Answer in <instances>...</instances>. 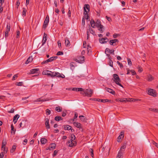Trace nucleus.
I'll return each mask as SVG.
<instances>
[{
  "instance_id": "nucleus-1",
  "label": "nucleus",
  "mask_w": 158,
  "mask_h": 158,
  "mask_svg": "<svg viewBox=\"0 0 158 158\" xmlns=\"http://www.w3.org/2000/svg\"><path fill=\"white\" fill-rule=\"evenodd\" d=\"M91 27L93 28H95V26L99 28L98 30L101 31V32L103 31L102 29L103 27V26L101 24V22L99 19H97L95 22L94 20H91L90 22Z\"/></svg>"
},
{
  "instance_id": "nucleus-2",
  "label": "nucleus",
  "mask_w": 158,
  "mask_h": 158,
  "mask_svg": "<svg viewBox=\"0 0 158 158\" xmlns=\"http://www.w3.org/2000/svg\"><path fill=\"white\" fill-rule=\"evenodd\" d=\"M113 77L114 79V81L115 83L117 85L123 87V85L120 83V82H121V80L118 75L117 74H114L113 75Z\"/></svg>"
},
{
  "instance_id": "nucleus-3",
  "label": "nucleus",
  "mask_w": 158,
  "mask_h": 158,
  "mask_svg": "<svg viewBox=\"0 0 158 158\" xmlns=\"http://www.w3.org/2000/svg\"><path fill=\"white\" fill-rule=\"evenodd\" d=\"M93 91L92 90L90 89H88L85 90L83 94H81L84 95V94H85V96L91 97L93 94Z\"/></svg>"
},
{
  "instance_id": "nucleus-4",
  "label": "nucleus",
  "mask_w": 158,
  "mask_h": 158,
  "mask_svg": "<svg viewBox=\"0 0 158 158\" xmlns=\"http://www.w3.org/2000/svg\"><path fill=\"white\" fill-rule=\"evenodd\" d=\"M147 90L148 91V93L149 95L154 97H155L156 96V92L155 90L149 88H148Z\"/></svg>"
},
{
  "instance_id": "nucleus-5",
  "label": "nucleus",
  "mask_w": 158,
  "mask_h": 158,
  "mask_svg": "<svg viewBox=\"0 0 158 158\" xmlns=\"http://www.w3.org/2000/svg\"><path fill=\"white\" fill-rule=\"evenodd\" d=\"M52 77H61L63 78H64L65 77L64 75L62 74V75H61L60 73L57 72H52Z\"/></svg>"
},
{
  "instance_id": "nucleus-6",
  "label": "nucleus",
  "mask_w": 158,
  "mask_h": 158,
  "mask_svg": "<svg viewBox=\"0 0 158 158\" xmlns=\"http://www.w3.org/2000/svg\"><path fill=\"white\" fill-rule=\"evenodd\" d=\"M57 58V56H53L50 58L48 59H47L46 60L44 61L42 63V64H46L49 62H51L53 60H56Z\"/></svg>"
},
{
  "instance_id": "nucleus-7",
  "label": "nucleus",
  "mask_w": 158,
  "mask_h": 158,
  "mask_svg": "<svg viewBox=\"0 0 158 158\" xmlns=\"http://www.w3.org/2000/svg\"><path fill=\"white\" fill-rule=\"evenodd\" d=\"M85 57L84 56H79L75 59V60L77 62L83 63L84 62Z\"/></svg>"
},
{
  "instance_id": "nucleus-8",
  "label": "nucleus",
  "mask_w": 158,
  "mask_h": 158,
  "mask_svg": "<svg viewBox=\"0 0 158 158\" xmlns=\"http://www.w3.org/2000/svg\"><path fill=\"white\" fill-rule=\"evenodd\" d=\"M49 21V18L48 15L46 16L44 23L43 25V27L44 29H45L47 27Z\"/></svg>"
},
{
  "instance_id": "nucleus-9",
  "label": "nucleus",
  "mask_w": 158,
  "mask_h": 158,
  "mask_svg": "<svg viewBox=\"0 0 158 158\" xmlns=\"http://www.w3.org/2000/svg\"><path fill=\"white\" fill-rule=\"evenodd\" d=\"M52 72L49 70L44 71L42 72V74L44 75H47L48 76H50L52 77Z\"/></svg>"
},
{
  "instance_id": "nucleus-10",
  "label": "nucleus",
  "mask_w": 158,
  "mask_h": 158,
  "mask_svg": "<svg viewBox=\"0 0 158 158\" xmlns=\"http://www.w3.org/2000/svg\"><path fill=\"white\" fill-rule=\"evenodd\" d=\"M10 31V25L7 24V29L5 32V35L6 38L8 36L9 31Z\"/></svg>"
},
{
  "instance_id": "nucleus-11",
  "label": "nucleus",
  "mask_w": 158,
  "mask_h": 158,
  "mask_svg": "<svg viewBox=\"0 0 158 158\" xmlns=\"http://www.w3.org/2000/svg\"><path fill=\"white\" fill-rule=\"evenodd\" d=\"M118 42V40L117 39L111 40L109 41V43L111 45H116V42Z\"/></svg>"
},
{
  "instance_id": "nucleus-12",
  "label": "nucleus",
  "mask_w": 158,
  "mask_h": 158,
  "mask_svg": "<svg viewBox=\"0 0 158 158\" xmlns=\"http://www.w3.org/2000/svg\"><path fill=\"white\" fill-rule=\"evenodd\" d=\"M114 50H110L109 48H106L105 50V53L106 54V52L108 53H110L111 54H112L113 55L114 54Z\"/></svg>"
},
{
  "instance_id": "nucleus-13",
  "label": "nucleus",
  "mask_w": 158,
  "mask_h": 158,
  "mask_svg": "<svg viewBox=\"0 0 158 158\" xmlns=\"http://www.w3.org/2000/svg\"><path fill=\"white\" fill-rule=\"evenodd\" d=\"M126 147V143H124L122 146L121 147L119 151L122 152L123 153L124 152L125 149Z\"/></svg>"
},
{
  "instance_id": "nucleus-14",
  "label": "nucleus",
  "mask_w": 158,
  "mask_h": 158,
  "mask_svg": "<svg viewBox=\"0 0 158 158\" xmlns=\"http://www.w3.org/2000/svg\"><path fill=\"white\" fill-rule=\"evenodd\" d=\"M74 141H69L67 143L68 145L70 147H73L75 146L76 145V143L73 142Z\"/></svg>"
},
{
  "instance_id": "nucleus-15",
  "label": "nucleus",
  "mask_w": 158,
  "mask_h": 158,
  "mask_svg": "<svg viewBox=\"0 0 158 158\" xmlns=\"http://www.w3.org/2000/svg\"><path fill=\"white\" fill-rule=\"evenodd\" d=\"M84 10L85 12H89V4H85L84 7Z\"/></svg>"
},
{
  "instance_id": "nucleus-16",
  "label": "nucleus",
  "mask_w": 158,
  "mask_h": 158,
  "mask_svg": "<svg viewBox=\"0 0 158 158\" xmlns=\"http://www.w3.org/2000/svg\"><path fill=\"white\" fill-rule=\"evenodd\" d=\"M128 100H127V98H124L123 99L122 98H118L116 99H115V101L116 102H126L127 101H128Z\"/></svg>"
},
{
  "instance_id": "nucleus-17",
  "label": "nucleus",
  "mask_w": 158,
  "mask_h": 158,
  "mask_svg": "<svg viewBox=\"0 0 158 158\" xmlns=\"http://www.w3.org/2000/svg\"><path fill=\"white\" fill-rule=\"evenodd\" d=\"M124 133L123 132H121L120 134V135L118 137V139L117 140V141L118 142H119L120 141V140L121 139L123 138L124 137Z\"/></svg>"
},
{
  "instance_id": "nucleus-18",
  "label": "nucleus",
  "mask_w": 158,
  "mask_h": 158,
  "mask_svg": "<svg viewBox=\"0 0 158 158\" xmlns=\"http://www.w3.org/2000/svg\"><path fill=\"white\" fill-rule=\"evenodd\" d=\"M105 90L108 92H109L110 93L113 94L114 95L115 94V92L114 91H113V90L109 88H108L106 87L105 88Z\"/></svg>"
},
{
  "instance_id": "nucleus-19",
  "label": "nucleus",
  "mask_w": 158,
  "mask_h": 158,
  "mask_svg": "<svg viewBox=\"0 0 158 158\" xmlns=\"http://www.w3.org/2000/svg\"><path fill=\"white\" fill-rule=\"evenodd\" d=\"M74 125L78 128H81V124L77 122H75L73 123Z\"/></svg>"
},
{
  "instance_id": "nucleus-20",
  "label": "nucleus",
  "mask_w": 158,
  "mask_h": 158,
  "mask_svg": "<svg viewBox=\"0 0 158 158\" xmlns=\"http://www.w3.org/2000/svg\"><path fill=\"white\" fill-rule=\"evenodd\" d=\"M19 117V114H17L15 115L14 117L13 121L15 124L17 121V120Z\"/></svg>"
},
{
  "instance_id": "nucleus-21",
  "label": "nucleus",
  "mask_w": 158,
  "mask_h": 158,
  "mask_svg": "<svg viewBox=\"0 0 158 158\" xmlns=\"http://www.w3.org/2000/svg\"><path fill=\"white\" fill-rule=\"evenodd\" d=\"M56 145L55 143H52L51 144L48 149L52 150V149H54L56 147Z\"/></svg>"
},
{
  "instance_id": "nucleus-22",
  "label": "nucleus",
  "mask_w": 158,
  "mask_h": 158,
  "mask_svg": "<svg viewBox=\"0 0 158 158\" xmlns=\"http://www.w3.org/2000/svg\"><path fill=\"white\" fill-rule=\"evenodd\" d=\"M72 90L76 91H83V89L81 88H73L72 89Z\"/></svg>"
},
{
  "instance_id": "nucleus-23",
  "label": "nucleus",
  "mask_w": 158,
  "mask_h": 158,
  "mask_svg": "<svg viewBox=\"0 0 158 158\" xmlns=\"http://www.w3.org/2000/svg\"><path fill=\"white\" fill-rule=\"evenodd\" d=\"M49 123V119L47 118H46L45 119V125L46 128L47 129H48L50 128Z\"/></svg>"
},
{
  "instance_id": "nucleus-24",
  "label": "nucleus",
  "mask_w": 158,
  "mask_h": 158,
  "mask_svg": "<svg viewBox=\"0 0 158 158\" xmlns=\"http://www.w3.org/2000/svg\"><path fill=\"white\" fill-rule=\"evenodd\" d=\"M154 79V78L153 77H152V76L150 75L149 74L148 75L147 77V80L149 81H152V80H153Z\"/></svg>"
},
{
  "instance_id": "nucleus-25",
  "label": "nucleus",
  "mask_w": 158,
  "mask_h": 158,
  "mask_svg": "<svg viewBox=\"0 0 158 158\" xmlns=\"http://www.w3.org/2000/svg\"><path fill=\"white\" fill-rule=\"evenodd\" d=\"M39 69H31L30 71L31 74H34L37 73L38 71H39Z\"/></svg>"
},
{
  "instance_id": "nucleus-26",
  "label": "nucleus",
  "mask_w": 158,
  "mask_h": 158,
  "mask_svg": "<svg viewBox=\"0 0 158 158\" xmlns=\"http://www.w3.org/2000/svg\"><path fill=\"white\" fill-rule=\"evenodd\" d=\"M64 129L65 130H72V127L69 125H64Z\"/></svg>"
},
{
  "instance_id": "nucleus-27",
  "label": "nucleus",
  "mask_w": 158,
  "mask_h": 158,
  "mask_svg": "<svg viewBox=\"0 0 158 158\" xmlns=\"http://www.w3.org/2000/svg\"><path fill=\"white\" fill-rule=\"evenodd\" d=\"M89 12H85L84 11V18H85V19H89V16L88 15V13Z\"/></svg>"
},
{
  "instance_id": "nucleus-28",
  "label": "nucleus",
  "mask_w": 158,
  "mask_h": 158,
  "mask_svg": "<svg viewBox=\"0 0 158 158\" xmlns=\"http://www.w3.org/2000/svg\"><path fill=\"white\" fill-rule=\"evenodd\" d=\"M123 153L119 151L118 153L116 158H121L122 157H123Z\"/></svg>"
},
{
  "instance_id": "nucleus-29",
  "label": "nucleus",
  "mask_w": 158,
  "mask_h": 158,
  "mask_svg": "<svg viewBox=\"0 0 158 158\" xmlns=\"http://www.w3.org/2000/svg\"><path fill=\"white\" fill-rule=\"evenodd\" d=\"M99 42L102 44H104L107 42V41L105 40L104 38H100L99 39Z\"/></svg>"
},
{
  "instance_id": "nucleus-30",
  "label": "nucleus",
  "mask_w": 158,
  "mask_h": 158,
  "mask_svg": "<svg viewBox=\"0 0 158 158\" xmlns=\"http://www.w3.org/2000/svg\"><path fill=\"white\" fill-rule=\"evenodd\" d=\"M79 118L82 121H85L87 120L86 117L83 115H80L79 116Z\"/></svg>"
},
{
  "instance_id": "nucleus-31",
  "label": "nucleus",
  "mask_w": 158,
  "mask_h": 158,
  "mask_svg": "<svg viewBox=\"0 0 158 158\" xmlns=\"http://www.w3.org/2000/svg\"><path fill=\"white\" fill-rule=\"evenodd\" d=\"M65 42L66 46H70V42L67 38H66V39L65 40Z\"/></svg>"
},
{
  "instance_id": "nucleus-32",
  "label": "nucleus",
  "mask_w": 158,
  "mask_h": 158,
  "mask_svg": "<svg viewBox=\"0 0 158 158\" xmlns=\"http://www.w3.org/2000/svg\"><path fill=\"white\" fill-rule=\"evenodd\" d=\"M55 120L57 121H59L62 120V118L61 117L59 116H57L55 117Z\"/></svg>"
},
{
  "instance_id": "nucleus-33",
  "label": "nucleus",
  "mask_w": 158,
  "mask_h": 158,
  "mask_svg": "<svg viewBox=\"0 0 158 158\" xmlns=\"http://www.w3.org/2000/svg\"><path fill=\"white\" fill-rule=\"evenodd\" d=\"M47 140L44 138H41L40 140V142L42 144H44L47 142Z\"/></svg>"
},
{
  "instance_id": "nucleus-34",
  "label": "nucleus",
  "mask_w": 158,
  "mask_h": 158,
  "mask_svg": "<svg viewBox=\"0 0 158 158\" xmlns=\"http://www.w3.org/2000/svg\"><path fill=\"white\" fill-rule=\"evenodd\" d=\"M89 30L91 34H92L93 35H95L94 31L91 28V27L90 26L89 27Z\"/></svg>"
},
{
  "instance_id": "nucleus-35",
  "label": "nucleus",
  "mask_w": 158,
  "mask_h": 158,
  "mask_svg": "<svg viewBox=\"0 0 158 158\" xmlns=\"http://www.w3.org/2000/svg\"><path fill=\"white\" fill-rule=\"evenodd\" d=\"M48 101V100L41 99L40 98H39L34 101L35 102H45Z\"/></svg>"
},
{
  "instance_id": "nucleus-36",
  "label": "nucleus",
  "mask_w": 158,
  "mask_h": 158,
  "mask_svg": "<svg viewBox=\"0 0 158 158\" xmlns=\"http://www.w3.org/2000/svg\"><path fill=\"white\" fill-rule=\"evenodd\" d=\"M11 130H12V131L11 132V133L12 134H15L16 130L14 129V126H13V125H12L11 126Z\"/></svg>"
},
{
  "instance_id": "nucleus-37",
  "label": "nucleus",
  "mask_w": 158,
  "mask_h": 158,
  "mask_svg": "<svg viewBox=\"0 0 158 158\" xmlns=\"http://www.w3.org/2000/svg\"><path fill=\"white\" fill-rule=\"evenodd\" d=\"M56 110L58 112H60L62 111V109L61 108H60V106H57L55 108Z\"/></svg>"
},
{
  "instance_id": "nucleus-38",
  "label": "nucleus",
  "mask_w": 158,
  "mask_h": 158,
  "mask_svg": "<svg viewBox=\"0 0 158 158\" xmlns=\"http://www.w3.org/2000/svg\"><path fill=\"white\" fill-rule=\"evenodd\" d=\"M149 110L150 111H154V112H158V109H156L153 108H149Z\"/></svg>"
},
{
  "instance_id": "nucleus-39",
  "label": "nucleus",
  "mask_w": 158,
  "mask_h": 158,
  "mask_svg": "<svg viewBox=\"0 0 158 158\" xmlns=\"http://www.w3.org/2000/svg\"><path fill=\"white\" fill-rule=\"evenodd\" d=\"M6 144V142L5 141H4V140H3L2 143V150H3V148H4V147H5Z\"/></svg>"
},
{
  "instance_id": "nucleus-40",
  "label": "nucleus",
  "mask_w": 158,
  "mask_h": 158,
  "mask_svg": "<svg viewBox=\"0 0 158 158\" xmlns=\"http://www.w3.org/2000/svg\"><path fill=\"white\" fill-rule=\"evenodd\" d=\"M23 15L24 16H25L26 15V13L27 12V10L26 9L24 8H23Z\"/></svg>"
},
{
  "instance_id": "nucleus-41",
  "label": "nucleus",
  "mask_w": 158,
  "mask_h": 158,
  "mask_svg": "<svg viewBox=\"0 0 158 158\" xmlns=\"http://www.w3.org/2000/svg\"><path fill=\"white\" fill-rule=\"evenodd\" d=\"M76 137L73 134L71 135V139L70 141H74V140H75Z\"/></svg>"
},
{
  "instance_id": "nucleus-42",
  "label": "nucleus",
  "mask_w": 158,
  "mask_h": 158,
  "mask_svg": "<svg viewBox=\"0 0 158 158\" xmlns=\"http://www.w3.org/2000/svg\"><path fill=\"white\" fill-rule=\"evenodd\" d=\"M16 148V146L15 145H13L12 146V147L11 148V151H12L11 152H14L15 149Z\"/></svg>"
},
{
  "instance_id": "nucleus-43",
  "label": "nucleus",
  "mask_w": 158,
  "mask_h": 158,
  "mask_svg": "<svg viewBox=\"0 0 158 158\" xmlns=\"http://www.w3.org/2000/svg\"><path fill=\"white\" fill-rule=\"evenodd\" d=\"M64 53L62 52L59 51L56 54L57 55H62Z\"/></svg>"
},
{
  "instance_id": "nucleus-44",
  "label": "nucleus",
  "mask_w": 158,
  "mask_h": 158,
  "mask_svg": "<svg viewBox=\"0 0 158 158\" xmlns=\"http://www.w3.org/2000/svg\"><path fill=\"white\" fill-rule=\"evenodd\" d=\"M18 75L17 74H15V75L12 78V80H15V79H17V78L18 77Z\"/></svg>"
},
{
  "instance_id": "nucleus-45",
  "label": "nucleus",
  "mask_w": 158,
  "mask_h": 158,
  "mask_svg": "<svg viewBox=\"0 0 158 158\" xmlns=\"http://www.w3.org/2000/svg\"><path fill=\"white\" fill-rule=\"evenodd\" d=\"M46 113L47 115H49L51 114V111L48 109H47L46 111Z\"/></svg>"
},
{
  "instance_id": "nucleus-46",
  "label": "nucleus",
  "mask_w": 158,
  "mask_h": 158,
  "mask_svg": "<svg viewBox=\"0 0 158 158\" xmlns=\"http://www.w3.org/2000/svg\"><path fill=\"white\" fill-rule=\"evenodd\" d=\"M127 62H128V64L131 65V60L130 59H127Z\"/></svg>"
},
{
  "instance_id": "nucleus-47",
  "label": "nucleus",
  "mask_w": 158,
  "mask_h": 158,
  "mask_svg": "<svg viewBox=\"0 0 158 158\" xmlns=\"http://www.w3.org/2000/svg\"><path fill=\"white\" fill-rule=\"evenodd\" d=\"M89 151L91 153V156L93 157L94 156V153H93V150L92 149H89Z\"/></svg>"
},
{
  "instance_id": "nucleus-48",
  "label": "nucleus",
  "mask_w": 158,
  "mask_h": 158,
  "mask_svg": "<svg viewBox=\"0 0 158 158\" xmlns=\"http://www.w3.org/2000/svg\"><path fill=\"white\" fill-rule=\"evenodd\" d=\"M33 60L32 59V56H30L28 59H27V61H29V62H31Z\"/></svg>"
},
{
  "instance_id": "nucleus-49",
  "label": "nucleus",
  "mask_w": 158,
  "mask_h": 158,
  "mask_svg": "<svg viewBox=\"0 0 158 158\" xmlns=\"http://www.w3.org/2000/svg\"><path fill=\"white\" fill-rule=\"evenodd\" d=\"M117 63L119 65L121 68H122L123 67V65L122 63H120L119 61H117Z\"/></svg>"
},
{
  "instance_id": "nucleus-50",
  "label": "nucleus",
  "mask_w": 158,
  "mask_h": 158,
  "mask_svg": "<svg viewBox=\"0 0 158 158\" xmlns=\"http://www.w3.org/2000/svg\"><path fill=\"white\" fill-rule=\"evenodd\" d=\"M138 69H139L138 71L139 73L141 72L143 70V69L140 67L139 66L138 67Z\"/></svg>"
},
{
  "instance_id": "nucleus-51",
  "label": "nucleus",
  "mask_w": 158,
  "mask_h": 158,
  "mask_svg": "<svg viewBox=\"0 0 158 158\" xmlns=\"http://www.w3.org/2000/svg\"><path fill=\"white\" fill-rule=\"evenodd\" d=\"M152 143L157 148H158V144L154 141H153Z\"/></svg>"
},
{
  "instance_id": "nucleus-52",
  "label": "nucleus",
  "mask_w": 158,
  "mask_h": 158,
  "mask_svg": "<svg viewBox=\"0 0 158 158\" xmlns=\"http://www.w3.org/2000/svg\"><path fill=\"white\" fill-rule=\"evenodd\" d=\"M3 150L4 152V153H6L7 151V149L4 147V148H3Z\"/></svg>"
},
{
  "instance_id": "nucleus-53",
  "label": "nucleus",
  "mask_w": 158,
  "mask_h": 158,
  "mask_svg": "<svg viewBox=\"0 0 158 158\" xmlns=\"http://www.w3.org/2000/svg\"><path fill=\"white\" fill-rule=\"evenodd\" d=\"M131 73L132 75H135L136 73L135 71L133 70H131Z\"/></svg>"
},
{
  "instance_id": "nucleus-54",
  "label": "nucleus",
  "mask_w": 158,
  "mask_h": 158,
  "mask_svg": "<svg viewBox=\"0 0 158 158\" xmlns=\"http://www.w3.org/2000/svg\"><path fill=\"white\" fill-rule=\"evenodd\" d=\"M109 65L112 67H113V61L111 60H110L109 62Z\"/></svg>"
},
{
  "instance_id": "nucleus-55",
  "label": "nucleus",
  "mask_w": 158,
  "mask_h": 158,
  "mask_svg": "<svg viewBox=\"0 0 158 158\" xmlns=\"http://www.w3.org/2000/svg\"><path fill=\"white\" fill-rule=\"evenodd\" d=\"M27 142V139H25L23 141V144L24 145H26Z\"/></svg>"
},
{
  "instance_id": "nucleus-56",
  "label": "nucleus",
  "mask_w": 158,
  "mask_h": 158,
  "mask_svg": "<svg viewBox=\"0 0 158 158\" xmlns=\"http://www.w3.org/2000/svg\"><path fill=\"white\" fill-rule=\"evenodd\" d=\"M47 37L46 34L45 33H44L43 39H44V40H47Z\"/></svg>"
},
{
  "instance_id": "nucleus-57",
  "label": "nucleus",
  "mask_w": 158,
  "mask_h": 158,
  "mask_svg": "<svg viewBox=\"0 0 158 158\" xmlns=\"http://www.w3.org/2000/svg\"><path fill=\"white\" fill-rule=\"evenodd\" d=\"M78 116V114L77 112H75L74 114V119H75L77 118Z\"/></svg>"
},
{
  "instance_id": "nucleus-58",
  "label": "nucleus",
  "mask_w": 158,
  "mask_h": 158,
  "mask_svg": "<svg viewBox=\"0 0 158 158\" xmlns=\"http://www.w3.org/2000/svg\"><path fill=\"white\" fill-rule=\"evenodd\" d=\"M20 2L19 0H18L16 2V5L17 8H18V6H19L20 5Z\"/></svg>"
},
{
  "instance_id": "nucleus-59",
  "label": "nucleus",
  "mask_w": 158,
  "mask_h": 158,
  "mask_svg": "<svg viewBox=\"0 0 158 158\" xmlns=\"http://www.w3.org/2000/svg\"><path fill=\"white\" fill-rule=\"evenodd\" d=\"M46 41V40H44V39H43V40L42 41V45H43L45 44Z\"/></svg>"
},
{
  "instance_id": "nucleus-60",
  "label": "nucleus",
  "mask_w": 158,
  "mask_h": 158,
  "mask_svg": "<svg viewBox=\"0 0 158 158\" xmlns=\"http://www.w3.org/2000/svg\"><path fill=\"white\" fill-rule=\"evenodd\" d=\"M104 102H110L111 101L110 100H109L107 99H104Z\"/></svg>"
},
{
  "instance_id": "nucleus-61",
  "label": "nucleus",
  "mask_w": 158,
  "mask_h": 158,
  "mask_svg": "<svg viewBox=\"0 0 158 158\" xmlns=\"http://www.w3.org/2000/svg\"><path fill=\"white\" fill-rule=\"evenodd\" d=\"M71 12L70 10H69L68 12V15L69 17H70L71 16Z\"/></svg>"
},
{
  "instance_id": "nucleus-62",
  "label": "nucleus",
  "mask_w": 158,
  "mask_h": 158,
  "mask_svg": "<svg viewBox=\"0 0 158 158\" xmlns=\"http://www.w3.org/2000/svg\"><path fill=\"white\" fill-rule=\"evenodd\" d=\"M106 19H107V20L108 21H111V18H110L108 17L107 16H106Z\"/></svg>"
},
{
  "instance_id": "nucleus-63",
  "label": "nucleus",
  "mask_w": 158,
  "mask_h": 158,
  "mask_svg": "<svg viewBox=\"0 0 158 158\" xmlns=\"http://www.w3.org/2000/svg\"><path fill=\"white\" fill-rule=\"evenodd\" d=\"M4 156L3 153L2 152L0 153V158H3Z\"/></svg>"
},
{
  "instance_id": "nucleus-64",
  "label": "nucleus",
  "mask_w": 158,
  "mask_h": 158,
  "mask_svg": "<svg viewBox=\"0 0 158 158\" xmlns=\"http://www.w3.org/2000/svg\"><path fill=\"white\" fill-rule=\"evenodd\" d=\"M22 83V82H19L18 83H17V84H16V85L17 86H21Z\"/></svg>"
}]
</instances>
